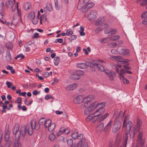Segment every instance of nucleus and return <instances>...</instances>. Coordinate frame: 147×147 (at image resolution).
Wrapping results in <instances>:
<instances>
[{
    "mask_svg": "<svg viewBox=\"0 0 147 147\" xmlns=\"http://www.w3.org/2000/svg\"><path fill=\"white\" fill-rule=\"evenodd\" d=\"M39 128V127L36 125L35 121H31L30 124H28L26 126L24 125L21 126L20 130V134H21L23 137L25 136L27 132L29 135H31L33 133L32 130L33 129L38 130Z\"/></svg>",
    "mask_w": 147,
    "mask_h": 147,
    "instance_id": "nucleus-1",
    "label": "nucleus"
},
{
    "mask_svg": "<svg viewBox=\"0 0 147 147\" xmlns=\"http://www.w3.org/2000/svg\"><path fill=\"white\" fill-rule=\"evenodd\" d=\"M128 65H123V67L125 69H121L120 70V73L119 75L120 79L122 80L123 83L125 84H128L129 83V81L123 76L125 74L127 73L130 74H132V72L129 70L131 69V68L127 66Z\"/></svg>",
    "mask_w": 147,
    "mask_h": 147,
    "instance_id": "nucleus-2",
    "label": "nucleus"
},
{
    "mask_svg": "<svg viewBox=\"0 0 147 147\" xmlns=\"http://www.w3.org/2000/svg\"><path fill=\"white\" fill-rule=\"evenodd\" d=\"M15 0H9L6 1L5 5L6 7L10 8L13 12H14L17 9L18 15L20 16V10L18 8V2L16 3V6L15 5Z\"/></svg>",
    "mask_w": 147,
    "mask_h": 147,
    "instance_id": "nucleus-3",
    "label": "nucleus"
},
{
    "mask_svg": "<svg viewBox=\"0 0 147 147\" xmlns=\"http://www.w3.org/2000/svg\"><path fill=\"white\" fill-rule=\"evenodd\" d=\"M10 136V131H9V125L6 126L5 131V140L6 144L4 146V147H10L11 141L9 140Z\"/></svg>",
    "mask_w": 147,
    "mask_h": 147,
    "instance_id": "nucleus-4",
    "label": "nucleus"
},
{
    "mask_svg": "<svg viewBox=\"0 0 147 147\" xmlns=\"http://www.w3.org/2000/svg\"><path fill=\"white\" fill-rule=\"evenodd\" d=\"M110 57L112 60H115L118 62L122 63L124 64L129 63L131 61V60L129 59H124L121 56H117L111 55Z\"/></svg>",
    "mask_w": 147,
    "mask_h": 147,
    "instance_id": "nucleus-5",
    "label": "nucleus"
},
{
    "mask_svg": "<svg viewBox=\"0 0 147 147\" xmlns=\"http://www.w3.org/2000/svg\"><path fill=\"white\" fill-rule=\"evenodd\" d=\"M19 125L16 123L14 125L12 129L13 134L15 136V140H17V141L19 140L20 136V131H19Z\"/></svg>",
    "mask_w": 147,
    "mask_h": 147,
    "instance_id": "nucleus-6",
    "label": "nucleus"
},
{
    "mask_svg": "<svg viewBox=\"0 0 147 147\" xmlns=\"http://www.w3.org/2000/svg\"><path fill=\"white\" fill-rule=\"evenodd\" d=\"M121 125V123L120 121L117 120L115 121L113 127L112 132L114 133H116L119 129Z\"/></svg>",
    "mask_w": 147,
    "mask_h": 147,
    "instance_id": "nucleus-7",
    "label": "nucleus"
},
{
    "mask_svg": "<svg viewBox=\"0 0 147 147\" xmlns=\"http://www.w3.org/2000/svg\"><path fill=\"white\" fill-rule=\"evenodd\" d=\"M51 123V121L50 119L47 120L45 118H41L39 121V124L40 125H43L45 128H47V125Z\"/></svg>",
    "mask_w": 147,
    "mask_h": 147,
    "instance_id": "nucleus-8",
    "label": "nucleus"
},
{
    "mask_svg": "<svg viewBox=\"0 0 147 147\" xmlns=\"http://www.w3.org/2000/svg\"><path fill=\"white\" fill-rule=\"evenodd\" d=\"M98 15L97 12L95 10H93L90 11L88 14L87 18L89 20H94L96 18Z\"/></svg>",
    "mask_w": 147,
    "mask_h": 147,
    "instance_id": "nucleus-9",
    "label": "nucleus"
},
{
    "mask_svg": "<svg viewBox=\"0 0 147 147\" xmlns=\"http://www.w3.org/2000/svg\"><path fill=\"white\" fill-rule=\"evenodd\" d=\"M118 53L121 55H125L129 53V51L127 49H123L121 46L117 47Z\"/></svg>",
    "mask_w": 147,
    "mask_h": 147,
    "instance_id": "nucleus-10",
    "label": "nucleus"
},
{
    "mask_svg": "<svg viewBox=\"0 0 147 147\" xmlns=\"http://www.w3.org/2000/svg\"><path fill=\"white\" fill-rule=\"evenodd\" d=\"M142 132H141L140 133L137 140V143L141 146H143L145 142L144 139V138H142Z\"/></svg>",
    "mask_w": 147,
    "mask_h": 147,
    "instance_id": "nucleus-11",
    "label": "nucleus"
},
{
    "mask_svg": "<svg viewBox=\"0 0 147 147\" xmlns=\"http://www.w3.org/2000/svg\"><path fill=\"white\" fill-rule=\"evenodd\" d=\"M132 126V123L130 121H128L127 122H125V125L124 126L123 123V127H125V132H129L131 130Z\"/></svg>",
    "mask_w": 147,
    "mask_h": 147,
    "instance_id": "nucleus-12",
    "label": "nucleus"
},
{
    "mask_svg": "<svg viewBox=\"0 0 147 147\" xmlns=\"http://www.w3.org/2000/svg\"><path fill=\"white\" fill-rule=\"evenodd\" d=\"M4 9V5L3 0H0V19L3 18L4 15V13L3 12Z\"/></svg>",
    "mask_w": 147,
    "mask_h": 147,
    "instance_id": "nucleus-13",
    "label": "nucleus"
},
{
    "mask_svg": "<svg viewBox=\"0 0 147 147\" xmlns=\"http://www.w3.org/2000/svg\"><path fill=\"white\" fill-rule=\"evenodd\" d=\"M84 98L82 96L78 95L74 99L73 101L75 103L80 104L84 101Z\"/></svg>",
    "mask_w": 147,
    "mask_h": 147,
    "instance_id": "nucleus-14",
    "label": "nucleus"
},
{
    "mask_svg": "<svg viewBox=\"0 0 147 147\" xmlns=\"http://www.w3.org/2000/svg\"><path fill=\"white\" fill-rule=\"evenodd\" d=\"M96 117H95V115L94 113L93 114H91L88 116L86 118V120L87 121L92 120L93 122H94L97 119Z\"/></svg>",
    "mask_w": 147,
    "mask_h": 147,
    "instance_id": "nucleus-15",
    "label": "nucleus"
},
{
    "mask_svg": "<svg viewBox=\"0 0 147 147\" xmlns=\"http://www.w3.org/2000/svg\"><path fill=\"white\" fill-rule=\"evenodd\" d=\"M77 84L73 83L67 86L65 88V90L67 91L74 90L77 88Z\"/></svg>",
    "mask_w": 147,
    "mask_h": 147,
    "instance_id": "nucleus-16",
    "label": "nucleus"
},
{
    "mask_svg": "<svg viewBox=\"0 0 147 147\" xmlns=\"http://www.w3.org/2000/svg\"><path fill=\"white\" fill-rule=\"evenodd\" d=\"M71 136L74 139H80L83 138V136L82 134H78V132H76L73 133L72 134Z\"/></svg>",
    "mask_w": 147,
    "mask_h": 147,
    "instance_id": "nucleus-17",
    "label": "nucleus"
},
{
    "mask_svg": "<svg viewBox=\"0 0 147 147\" xmlns=\"http://www.w3.org/2000/svg\"><path fill=\"white\" fill-rule=\"evenodd\" d=\"M105 73L108 75L111 80H113L114 79V76L115 75L116 73L114 72L109 71V70L105 71Z\"/></svg>",
    "mask_w": 147,
    "mask_h": 147,
    "instance_id": "nucleus-18",
    "label": "nucleus"
},
{
    "mask_svg": "<svg viewBox=\"0 0 147 147\" xmlns=\"http://www.w3.org/2000/svg\"><path fill=\"white\" fill-rule=\"evenodd\" d=\"M88 147L87 143L85 142V140L82 139L77 144V147Z\"/></svg>",
    "mask_w": 147,
    "mask_h": 147,
    "instance_id": "nucleus-19",
    "label": "nucleus"
},
{
    "mask_svg": "<svg viewBox=\"0 0 147 147\" xmlns=\"http://www.w3.org/2000/svg\"><path fill=\"white\" fill-rule=\"evenodd\" d=\"M105 111V109H97L95 112L94 113L95 115V117H96L97 119L102 115V114Z\"/></svg>",
    "mask_w": 147,
    "mask_h": 147,
    "instance_id": "nucleus-20",
    "label": "nucleus"
},
{
    "mask_svg": "<svg viewBox=\"0 0 147 147\" xmlns=\"http://www.w3.org/2000/svg\"><path fill=\"white\" fill-rule=\"evenodd\" d=\"M104 21L105 19L104 18H99L96 20L95 25L97 26L100 25L104 23Z\"/></svg>",
    "mask_w": 147,
    "mask_h": 147,
    "instance_id": "nucleus-21",
    "label": "nucleus"
},
{
    "mask_svg": "<svg viewBox=\"0 0 147 147\" xmlns=\"http://www.w3.org/2000/svg\"><path fill=\"white\" fill-rule=\"evenodd\" d=\"M98 103L96 101H95L92 103L89 106V108L90 109V110L92 111L97 107H98Z\"/></svg>",
    "mask_w": 147,
    "mask_h": 147,
    "instance_id": "nucleus-22",
    "label": "nucleus"
},
{
    "mask_svg": "<svg viewBox=\"0 0 147 147\" xmlns=\"http://www.w3.org/2000/svg\"><path fill=\"white\" fill-rule=\"evenodd\" d=\"M55 124L52 123H50L47 126V128H48V131L49 132L52 131L54 129L55 127Z\"/></svg>",
    "mask_w": 147,
    "mask_h": 147,
    "instance_id": "nucleus-23",
    "label": "nucleus"
},
{
    "mask_svg": "<svg viewBox=\"0 0 147 147\" xmlns=\"http://www.w3.org/2000/svg\"><path fill=\"white\" fill-rule=\"evenodd\" d=\"M95 98V97L94 95H90L84 98V100H86V101H88L89 102L90 101L93 100Z\"/></svg>",
    "mask_w": 147,
    "mask_h": 147,
    "instance_id": "nucleus-24",
    "label": "nucleus"
},
{
    "mask_svg": "<svg viewBox=\"0 0 147 147\" xmlns=\"http://www.w3.org/2000/svg\"><path fill=\"white\" fill-rule=\"evenodd\" d=\"M116 32V30L112 28H109L108 31L105 30L104 31V32L105 34L109 33V34H115Z\"/></svg>",
    "mask_w": 147,
    "mask_h": 147,
    "instance_id": "nucleus-25",
    "label": "nucleus"
},
{
    "mask_svg": "<svg viewBox=\"0 0 147 147\" xmlns=\"http://www.w3.org/2000/svg\"><path fill=\"white\" fill-rule=\"evenodd\" d=\"M31 7V5L29 2H26L23 5L24 8L26 10L30 9Z\"/></svg>",
    "mask_w": 147,
    "mask_h": 147,
    "instance_id": "nucleus-26",
    "label": "nucleus"
},
{
    "mask_svg": "<svg viewBox=\"0 0 147 147\" xmlns=\"http://www.w3.org/2000/svg\"><path fill=\"white\" fill-rule=\"evenodd\" d=\"M5 58L7 61L10 62L11 60V57L10 52L9 51H6Z\"/></svg>",
    "mask_w": 147,
    "mask_h": 147,
    "instance_id": "nucleus-27",
    "label": "nucleus"
},
{
    "mask_svg": "<svg viewBox=\"0 0 147 147\" xmlns=\"http://www.w3.org/2000/svg\"><path fill=\"white\" fill-rule=\"evenodd\" d=\"M125 139L123 143V146H121V147H126V145L127 144V141L128 139V135L129 132H125Z\"/></svg>",
    "mask_w": 147,
    "mask_h": 147,
    "instance_id": "nucleus-28",
    "label": "nucleus"
},
{
    "mask_svg": "<svg viewBox=\"0 0 147 147\" xmlns=\"http://www.w3.org/2000/svg\"><path fill=\"white\" fill-rule=\"evenodd\" d=\"M142 121L140 120H138L137 122L136 128H135L136 129V130L139 131L141 129L142 126Z\"/></svg>",
    "mask_w": 147,
    "mask_h": 147,
    "instance_id": "nucleus-29",
    "label": "nucleus"
},
{
    "mask_svg": "<svg viewBox=\"0 0 147 147\" xmlns=\"http://www.w3.org/2000/svg\"><path fill=\"white\" fill-rule=\"evenodd\" d=\"M71 78L73 80H77L79 79L80 77V75L78 74H73L71 75Z\"/></svg>",
    "mask_w": 147,
    "mask_h": 147,
    "instance_id": "nucleus-30",
    "label": "nucleus"
},
{
    "mask_svg": "<svg viewBox=\"0 0 147 147\" xmlns=\"http://www.w3.org/2000/svg\"><path fill=\"white\" fill-rule=\"evenodd\" d=\"M109 115V113H107L104 115H101L98 118V119L99 121H102L104 120Z\"/></svg>",
    "mask_w": 147,
    "mask_h": 147,
    "instance_id": "nucleus-31",
    "label": "nucleus"
},
{
    "mask_svg": "<svg viewBox=\"0 0 147 147\" xmlns=\"http://www.w3.org/2000/svg\"><path fill=\"white\" fill-rule=\"evenodd\" d=\"M104 127V124L103 123H99L97 126L96 130L100 131H102Z\"/></svg>",
    "mask_w": 147,
    "mask_h": 147,
    "instance_id": "nucleus-32",
    "label": "nucleus"
},
{
    "mask_svg": "<svg viewBox=\"0 0 147 147\" xmlns=\"http://www.w3.org/2000/svg\"><path fill=\"white\" fill-rule=\"evenodd\" d=\"M86 63H90L91 64H98L99 63L96 61H95L92 59H90L88 60V62H86Z\"/></svg>",
    "mask_w": 147,
    "mask_h": 147,
    "instance_id": "nucleus-33",
    "label": "nucleus"
},
{
    "mask_svg": "<svg viewBox=\"0 0 147 147\" xmlns=\"http://www.w3.org/2000/svg\"><path fill=\"white\" fill-rule=\"evenodd\" d=\"M112 123V121L111 120L109 122H108V123L105 127L104 129V130L105 131H107V130L111 127Z\"/></svg>",
    "mask_w": 147,
    "mask_h": 147,
    "instance_id": "nucleus-34",
    "label": "nucleus"
},
{
    "mask_svg": "<svg viewBox=\"0 0 147 147\" xmlns=\"http://www.w3.org/2000/svg\"><path fill=\"white\" fill-rule=\"evenodd\" d=\"M5 47L8 49L12 50L13 48V45L12 43L9 42L5 44Z\"/></svg>",
    "mask_w": 147,
    "mask_h": 147,
    "instance_id": "nucleus-35",
    "label": "nucleus"
},
{
    "mask_svg": "<svg viewBox=\"0 0 147 147\" xmlns=\"http://www.w3.org/2000/svg\"><path fill=\"white\" fill-rule=\"evenodd\" d=\"M65 128L64 127H62L60 128L57 134V136H59L61 135L62 134H64V130H65Z\"/></svg>",
    "mask_w": 147,
    "mask_h": 147,
    "instance_id": "nucleus-36",
    "label": "nucleus"
},
{
    "mask_svg": "<svg viewBox=\"0 0 147 147\" xmlns=\"http://www.w3.org/2000/svg\"><path fill=\"white\" fill-rule=\"evenodd\" d=\"M40 13L39 11H38V16L36 18H34V19H33L32 20V22L34 24H36L38 22V21L39 18V16L40 15Z\"/></svg>",
    "mask_w": 147,
    "mask_h": 147,
    "instance_id": "nucleus-37",
    "label": "nucleus"
},
{
    "mask_svg": "<svg viewBox=\"0 0 147 147\" xmlns=\"http://www.w3.org/2000/svg\"><path fill=\"white\" fill-rule=\"evenodd\" d=\"M99 104L98 106L99 107L98 109H104V107L105 106L106 103L105 102H104L101 103H98Z\"/></svg>",
    "mask_w": 147,
    "mask_h": 147,
    "instance_id": "nucleus-38",
    "label": "nucleus"
},
{
    "mask_svg": "<svg viewBox=\"0 0 147 147\" xmlns=\"http://www.w3.org/2000/svg\"><path fill=\"white\" fill-rule=\"evenodd\" d=\"M35 13L34 12H32L29 13L28 16V19L30 20H32L35 18Z\"/></svg>",
    "mask_w": 147,
    "mask_h": 147,
    "instance_id": "nucleus-39",
    "label": "nucleus"
},
{
    "mask_svg": "<svg viewBox=\"0 0 147 147\" xmlns=\"http://www.w3.org/2000/svg\"><path fill=\"white\" fill-rule=\"evenodd\" d=\"M96 68L100 71H103L105 70V68L102 65H96Z\"/></svg>",
    "mask_w": 147,
    "mask_h": 147,
    "instance_id": "nucleus-40",
    "label": "nucleus"
},
{
    "mask_svg": "<svg viewBox=\"0 0 147 147\" xmlns=\"http://www.w3.org/2000/svg\"><path fill=\"white\" fill-rule=\"evenodd\" d=\"M94 5V3L93 2H90L88 3L85 5V7L87 8L88 9L91 8Z\"/></svg>",
    "mask_w": 147,
    "mask_h": 147,
    "instance_id": "nucleus-41",
    "label": "nucleus"
},
{
    "mask_svg": "<svg viewBox=\"0 0 147 147\" xmlns=\"http://www.w3.org/2000/svg\"><path fill=\"white\" fill-rule=\"evenodd\" d=\"M80 30H79V32H80V34L81 36H84L85 35V34L84 32V28L82 26H80Z\"/></svg>",
    "mask_w": 147,
    "mask_h": 147,
    "instance_id": "nucleus-42",
    "label": "nucleus"
},
{
    "mask_svg": "<svg viewBox=\"0 0 147 147\" xmlns=\"http://www.w3.org/2000/svg\"><path fill=\"white\" fill-rule=\"evenodd\" d=\"M55 135L53 133H51L49 136V139L51 141H52L55 139Z\"/></svg>",
    "mask_w": 147,
    "mask_h": 147,
    "instance_id": "nucleus-43",
    "label": "nucleus"
},
{
    "mask_svg": "<svg viewBox=\"0 0 147 147\" xmlns=\"http://www.w3.org/2000/svg\"><path fill=\"white\" fill-rule=\"evenodd\" d=\"M16 142H15L13 145V147H22L21 144L19 143V140L17 141L15 140Z\"/></svg>",
    "mask_w": 147,
    "mask_h": 147,
    "instance_id": "nucleus-44",
    "label": "nucleus"
},
{
    "mask_svg": "<svg viewBox=\"0 0 147 147\" xmlns=\"http://www.w3.org/2000/svg\"><path fill=\"white\" fill-rule=\"evenodd\" d=\"M119 38V36L118 35H115L114 36H112L110 38V40L112 41H115Z\"/></svg>",
    "mask_w": 147,
    "mask_h": 147,
    "instance_id": "nucleus-45",
    "label": "nucleus"
},
{
    "mask_svg": "<svg viewBox=\"0 0 147 147\" xmlns=\"http://www.w3.org/2000/svg\"><path fill=\"white\" fill-rule=\"evenodd\" d=\"M136 129L134 128L133 131H131L129 134V137L131 138H133L134 136L135 133Z\"/></svg>",
    "mask_w": 147,
    "mask_h": 147,
    "instance_id": "nucleus-46",
    "label": "nucleus"
},
{
    "mask_svg": "<svg viewBox=\"0 0 147 147\" xmlns=\"http://www.w3.org/2000/svg\"><path fill=\"white\" fill-rule=\"evenodd\" d=\"M103 30L102 26H101L97 28L95 30V32L96 33H98L99 32H100Z\"/></svg>",
    "mask_w": 147,
    "mask_h": 147,
    "instance_id": "nucleus-47",
    "label": "nucleus"
},
{
    "mask_svg": "<svg viewBox=\"0 0 147 147\" xmlns=\"http://www.w3.org/2000/svg\"><path fill=\"white\" fill-rule=\"evenodd\" d=\"M67 143L69 146H70L73 143V140L71 139H69L67 140Z\"/></svg>",
    "mask_w": 147,
    "mask_h": 147,
    "instance_id": "nucleus-48",
    "label": "nucleus"
},
{
    "mask_svg": "<svg viewBox=\"0 0 147 147\" xmlns=\"http://www.w3.org/2000/svg\"><path fill=\"white\" fill-rule=\"evenodd\" d=\"M77 67L81 69H86L88 67V65H77Z\"/></svg>",
    "mask_w": 147,
    "mask_h": 147,
    "instance_id": "nucleus-49",
    "label": "nucleus"
},
{
    "mask_svg": "<svg viewBox=\"0 0 147 147\" xmlns=\"http://www.w3.org/2000/svg\"><path fill=\"white\" fill-rule=\"evenodd\" d=\"M40 20H42L43 21L45 22L47 20V18L46 17V15L45 14L42 15L40 16Z\"/></svg>",
    "mask_w": 147,
    "mask_h": 147,
    "instance_id": "nucleus-50",
    "label": "nucleus"
},
{
    "mask_svg": "<svg viewBox=\"0 0 147 147\" xmlns=\"http://www.w3.org/2000/svg\"><path fill=\"white\" fill-rule=\"evenodd\" d=\"M92 111L90 110V109L89 107L88 109H86L84 111V113L85 115H88L90 113V112Z\"/></svg>",
    "mask_w": 147,
    "mask_h": 147,
    "instance_id": "nucleus-51",
    "label": "nucleus"
},
{
    "mask_svg": "<svg viewBox=\"0 0 147 147\" xmlns=\"http://www.w3.org/2000/svg\"><path fill=\"white\" fill-rule=\"evenodd\" d=\"M24 58V56L22 54H20L18 55L15 58L16 59H17L18 58H20V59H23Z\"/></svg>",
    "mask_w": 147,
    "mask_h": 147,
    "instance_id": "nucleus-52",
    "label": "nucleus"
},
{
    "mask_svg": "<svg viewBox=\"0 0 147 147\" xmlns=\"http://www.w3.org/2000/svg\"><path fill=\"white\" fill-rule=\"evenodd\" d=\"M66 35L69 36L73 34V32L70 30H67L66 31Z\"/></svg>",
    "mask_w": 147,
    "mask_h": 147,
    "instance_id": "nucleus-53",
    "label": "nucleus"
},
{
    "mask_svg": "<svg viewBox=\"0 0 147 147\" xmlns=\"http://www.w3.org/2000/svg\"><path fill=\"white\" fill-rule=\"evenodd\" d=\"M6 84L7 85L8 88H10L13 85L12 84L11 82L8 81H7L6 82Z\"/></svg>",
    "mask_w": 147,
    "mask_h": 147,
    "instance_id": "nucleus-54",
    "label": "nucleus"
},
{
    "mask_svg": "<svg viewBox=\"0 0 147 147\" xmlns=\"http://www.w3.org/2000/svg\"><path fill=\"white\" fill-rule=\"evenodd\" d=\"M53 98L52 96L50 95H47L45 97V99L47 100L50 99H52L53 100Z\"/></svg>",
    "mask_w": 147,
    "mask_h": 147,
    "instance_id": "nucleus-55",
    "label": "nucleus"
},
{
    "mask_svg": "<svg viewBox=\"0 0 147 147\" xmlns=\"http://www.w3.org/2000/svg\"><path fill=\"white\" fill-rule=\"evenodd\" d=\"M22 100V98H21L19 97L16 100H15V102L16 103L21 104V103Z\"/></svg>",
    "mask_w": 147,
    "mask_h": 147,
    "instance_id": "nucleus-56",
    "label": "nucleus"
},
{
    "mask_svg": "<svg viewBox=\"0 0 147 147\" xmlns=\"http://www.w3.org/2000/svg\"><path fill=\"white\" fill-rule=\"evenodd\" d=\"M111 53L114 55H116L117 53H118V51H117V50H116L114 49H112L111 51Z\"/></svg>",
    "mask_w": 147,
    "mask_h": 147,
    "instance_id": "nucleus-57",
    "label": "nucleus"
},
{
    "mask_svg": "<svg viewBox=\"0 0 147 147\" xmlns=\"http://www.w3.org/2000/svg\"><path fill=\"white\" fill-rule=\"evenodd\" d=\"M40 93V91H38L36 90H34L33 92H32V94L34 96L36 95H37L38 94H39Z\"/></svg>",
    "mask_w": 147,
    "mask_h": 147,
    "instance_id": "nucleus-58",
    "label": "nucleus"
},
{
    "mask_svg": "<svg viewBox=\"0 0 147 147\" xmlns=\"http://www.w3.org/2000/svg\"><path fill=\"white\" fill-rule=\"evenodd\" d=\"M108 41V38H103L100 40V42L102 43H106Z\"/></svg>",
    "mask_w": 147,
    "mask_h": 147,
    "instance_id": "nucleus-59",
    "label": "nucleus"
},
{
    "mask_svg": "<svg viewBox=\"0 0 147 147\" xmlns=\"http://www.w3.org/2000/svg\"><path fill=\"white\" fill-rule=\"evenodd\" d=\"M88 9L85 7V5L84 7L82 8V12L85 13L87 11Z\"/></svg>",
    "mask_w": 147,
    "mask_h": 147,
    "instance_id": "nucleus-60",
    "label": "nucleus"
},
{
    "mask_svg": "<svg viewBox=\"0 0 147 147\" xmlns=\"http://www.w3.org/2000/svg\"><path fill=\"white\" fill-rule=\"evenodd\" d=\"M83 4L82 3H79L78 5L77 9L79 10H80L83 7Z\"/></svg>",
    "mask_w": 147,
    "mask_h": 147,
    "instance_id": "nucleus-61",
    "label": "nucleus"
},
{
    "mask_svg": "<svg viewBox=\"0 0 147 147\" xmlns=\"http://www.w3.org/2000/svg\"><path fill=\"white\" fill-rule=\"evenodd\" d=\"M147 5V0H143L142 2L141 3V5L142 6H144Z\"/></svg>",
    "mask_w": 147,
    "mask_h": 147,
    "instance_id": "nucleus-62",
    "label": "nucleus"
},
{
    "mask_svg": "<svg viewBox=\"0 0 147 147\" xmlns=\"http://www.w3.org/2000/svg\"><path fill=\"white\" fill-rule=\"evenodd\" d=\"M120 142V140L119 139H117L116 140L115 143V145L116 146H119V143Z\"/></svg>",
    "mask_w": 147,
    "mask_h": 147,
    "instance_id": "nucleus-63",
    "label": "nucleus"
},
{
    "mask_svg": "<svg viewBox=\"0 0 147 147\" xmlns=\"http://www.w3.org/2000/svg\"><path fill=\"white\" fill-rule=\"evenodd\" d=\"M147 17V11H146L144 13H143L141 17L142 18H146Z\"/></svg>",
    "mask_w": 147,
    "mask_h": 147,
    "instance_id": "nucleus-64",
    "label": "nucleus"
}]
</instances>
